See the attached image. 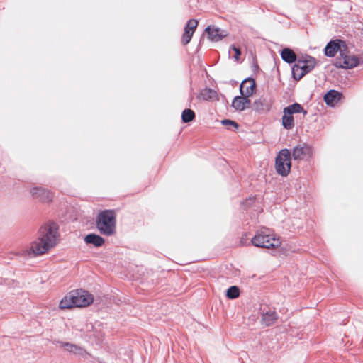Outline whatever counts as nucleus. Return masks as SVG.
Listing matches in <instances>:
<instances>
[{"instance_id":"f257e3e1","label":"nucleus","mask_w":363,"mask_h":363,"mask_svg":"<svg viewBox=\"0 0 363 363\" xmlns=\"http://www.w3.org/2000/svg\"><path fill=\"white\" fill-rule=\"evenodd\" d=\"M58 225L54 222H48L38 230V238L30 243L28 255L39 256L46 253L54 247L59 240Z\"/></svg>"},{"instance_id":"f03ea898","label":"nucleus","mask_w":363,"mask_h":363,"mask_svg":"<svg viewBox=\"0 0 363 363\" xmlns=\"http://www.w3.org/2000/svg\"><path fill=\"white\" fill-rule=\"evenodd\" d=\"M96 227L105 235H112L116 232V213L113 210L101 211L96 218Z\"/></svg>"},{"instance_id":"7ed1b4c3","label":"nucleus","mask_w":363,"mask_h":363,"mask_svg":"<svg viewBox=\"0 0 363 363\" xmlns=\"http://www.w3.org/2000/svg\"><path fill=\"white\" fill-rule=\"evenodd\" d=\"M316 65V60L311 56L298 58L292 67L293 77L296 81L300 80L311 72Z\"/></svg>"},{"instance_id":"20e7f679","label":"nucleus","mask_w":363,"mask_h":363,"mask_svg":"<svg viewBox=\"0 0 363 363\" xmlns=\"http://www.w3.org/2000/svg\"><path fill=\"white\" fill-rule=\"evenodd\" d=\"M302 113L303 116L307 115V111L298 103H294L285 107L283 110L281 123L286 130H291L294 127V118L293 114Z\"/></svg>"},{"instance_id":"39448f33","label":"nucleus","mask_w":363,"mask_h":363,"mask_svg":"<svg viewBox=\"0 0 363 363\" xmlns=\"http://www.w3.org/2000/svg\"><path fill=\"white\" fill-rule=\"evenodd\" d=\"M275 168L277 172L286 177L291 172V152L288 149L281 150L276 157Z\"/></svg>"},{"instance_id":"423d86ee","label":"nucleus","mask_w":363,"mask_h":363,"mask_svg":"<svg viewBox=\"0 0 363 363\" xmlns=\"http://www.w3.org/2000/svg\"><path fill=\"white\" fill-rule=\"evenodd\" d=\"M252 243L259 247L275 248L280 245L281 241L272 235L257 234L252 238Z\"/></svg>"},{"instance_id":"0eeeda50","label":"nucleus","mask_w":363,"mask_h":363,"mask_svg":"<svg viewBox=\"0 0 363 363\" xmlns=\"http://www.w3.org/2000/svg\"><path fill=\"white\" fill-rule=\"evenodd\" d=\"M291 155L294 160H308L313 157V149L306 143L299 144L294 147Z\"/></svg>"},{"instance_id":"6e6552de","label":"nucleus","mask_w":363,"mask_h":363,"mask_svg":"<svg viewBox=\"0 0 363 363\" xmlns=\"http://www.w3.org/2000/svg\"><path fill=\"white\" fill-rule=\"evenodd\" d=\"M71 294L74 296L73 300L74 301L75 307H86L94 301L93 296L82 289L72 291Z\"/></svg>"},{"instance_id":"1a4fd4ad","label":"nucleus","mask_w":363,"mask_h":363,"mask_svg":"<svg viewBox=\"0 0 363 363\" xmlns=\"http://www.w3.org/2000/svg\"><path fill=\"white\" fill-rule=\"evenodd\" d=\"M359 64V59L354 55H347L341 51L340 56L336 60L335 65L338 67L351 69Z\"/></svg>"},{"instance_id":"9d476101","label":"nucleus","mask_w":363,"mask_h":363,"mask_svg":"<svg viewBox=\"0 0 363 363\" xmlns=\"http://www.w3.org/2000/svg\"><path fill=\"white\" fill-rule=\"evenodd\" d=\"M30 193L33 199L42 203H49L52 201L53 194L49 190L42 187H33Z\"/></svg>"},{"instance_id":"9b49d317","label":"nucleus","mask_w":363,"mask_h":363,"mask_svg":"<svg viewBox=\"0 0 363 363\" xmlns=\"http://www.w3.org/2000/svg\"><path fill=\"white\" fill-rule=\"evenodd\" d=\"M198 26V21L195 19H190L188 21L186 27L184 28V32L182 37V43L184 45H187L194 33Z\"/></svg>"},{"instance_id":"f8f14e48","label":"nucleus","mask_w":363,"mask_h":363,"mask_svg":"<svg viewBox=\"0 0 363 363\" xmlns=\"http://www.w3.org/2000/svg\"><path fill=\"white\" fill-rule=\"evenodd\" d=\"M205 32L208 35V38L211 41L218 42L228 35L227 31L221 30L215 26H208Z\"/></svg>"},{"instance_id":"ddd939ff","label":"nucleus","mask_w":363,"mask_h":363,"mask_svg":"<svg viewBox=\"0 0 363 363\" xmlns=\"http://www.w3.org/2000/svg\"><path fill=\"white\" fill-rule=\"evenodd\" d=\"M342 46L345 47L344 41L339 39L331 40L325 48V55L330 57H334L338 51L340 52L342 51Z\"/></svg>"},{"instance_id":"4468645a","label":"nucleus","mask_w":363,"mask_h":363,"mask_svg":"<svg viewBox=\"0 0 363 363\" xmlns=\"http://www.w3.org/2000/svg\"><path fill=\"white\" fill-rule=\"evenodd\" d=\"M256 89V84L253 79H245L240 84V91L241 95L250 97L253 95Z\"/></svg>"},{"instance_id":"2eb2a0df","label":"nucleus","mask_w":363,"mask_h":363,"mask_svg":"<svg viewBox=\"0 0 363 363\" xmlns=\"http://www.w3.org/2000/svg\"><path fill=\"white\" fill-rule=\"evenodd\" d=\"M251 101L249 97L241 95L240 96H236L234 98L232 102V106L239 111H244L246 108H250Z\"/></svg>"},{"instance_id":"dca6fc26","label":"nucleus","mask_w":363,"mask_h":363,"mask_svg":"<svg viewBox=\"0 0 363 363\" xmlns=\"http://www.w3.org/2000/svg\"><path fill=\"white\" fill-rule=\"evenodd\" d=\"M58 344L60 347L64 348L66 351L70 353L82 356L87 354L86 350L79 345L62 341L58 342Z\"/></svg>"},{"instance_id":"f3484780","label":"nucleus","mask_w":363,"mask_h":363,"mask_svg":"<svg viewBox=\"0 0 363 363\" xmlns=\"http://www.w3.org/2000/svg\"><path fill=\"white\" fill-rule=\"evenodd\" d=\"M253 106L256 111L259 113H266L271 109L272 102L270 100L263 96H260L254 101Z\"/></svg>"},{"instance_id":"a211bd4d","label":"nucleus","mask_w":363,"mask_h":363,"mask_svg":"<svg viewBox=\"0 0 363 363\" xmlns=\"http://www.w3.org/2000/svg\"><path fill=\"white\" fill-rule=\"evenodd\" d=\"M342 96V94L337 91L330 90L324 96V101L328 105L333 106L341 99Z\"/></svg>"},{"instance_id":"6ab92c4d","label":"nucleus","mask_w":363,"mask_h":363,"mask_svg":"<svg viewBox=\"0 0 363 363\" xmlns=\"http://www.w3.org/2000/svg\"><path fill=\"white\" fill-rule=\"evenodd\" d=\"M74 297L71 291L68 293L60 302L59 308L60 309H71L75 307Z\"/></svg>"},{"instance_id":"aec40b11","label":"nucleus","mask_w":363,"mask_h":363,"mask_svg":"<svg viewBox=\"0 0 363 363\" xmlns=\"http://www.w3.org/2000/svg\"><path fill=\"white\" fill-rule=\"evenodd\" d=\"M84 240L88 244H92L95 247H101L104 243V239L100 235L96 234H89L87 235Z\"/></svg>"},{"instance_id":"412c9836","label":"nucleus","mask_w":363,"mask_h":363,"mask_svg":"<svg viewBox=\"0 0 363 363\" xmlns=\"http://www.w3.org/2000/svg\"><path fill=\"white\" fill-rule=\"evenodd\" d=\"M281 58L287 63H293L297 61L296 53L290 48H284L281 53Z\"/></svg>"},{"instance_id":"4be33fe9","label":"nucleus","mask_w":363,"mask_h":363,"mask_svg":"<svg viewBox=\"0 0 363 363\" xmlns=\"http://www.w3.org/2000/svg\"><path fill=\"white\" fill-rule=\"evenodd\" d=\"M277 320V314L274 311H268L262 315V321L267 326L273 325Z\"/></svg>"},{"instance_id":"5701e85b","label":"nucleus","mask_w":363,"mask_h":363,"mask_svg":"<svg viewBox=\"0 0 363 363\" xmlns=\"http://www.w3.org/2000/svg\"><path fill=\"white\" fill-rule=\"evenodd\" d=\"M195 113L193 110L187 108L183 111L182 119L184 123H189L194 120Z\"/></svg>"},{"instance_id":"b1692460","label":"nucleus","mask_w":363,"mask_h":363,"mask_svg":"<svg viewBox=\"0 0 363 363\" xmlns=\"http://www.w3.org/2000/svg\"><path fill=\"white\" fill-rule=\"evenodd\" d=\"M226 296L228 298L233 299L239 297L240 296V289L236 286H230L226 292Z\"/></svg>"},{"instance_id":"393cba45","label":"nucleus","mask_w":363,"mask_h":363,"mask_svg":"<svg viewBox=\"0 0 363 363\" xmlns=\"http://www.w3.org/2000/svg\"><path fill=\"white\" fill-rule=\"evenodd\" d=\"M201 97L204 100H209L216 96V92L211 89H204L200 94Z\"/></svg>"},{"instance_id":"a878e982","label":"nucleus","mask_w":363,"mask_h":363,"mask_svg":"<svg viewBox=\"0 0 363 363\" xmlns=\"http://www.w3.org/2000/svg\"><path fill=\"white\" fill-rule=\"evenodd\" d=\"M221 123L225 125L233 126L235 129H237L238 128V124L236 122L231 121V120H228V119L223 120L221 121Z\"/></svg>"},{"instance_id":"bb28decb","label":"nucleus","mask_w":363,"mask_h":363,"mask_svg":"<svg viewBox=\"0 0 363 363\" xmlns=\"http://www.w3.org/2000/svg\"><path fill=\"white\" fill-rule=\"evenodd\" d=\"M232 50L235 52L234 58L236 61H238L240 59V56L241 55V52L240 48L235 47V45L231 46Z\"/></svg>"}]
</instances>
